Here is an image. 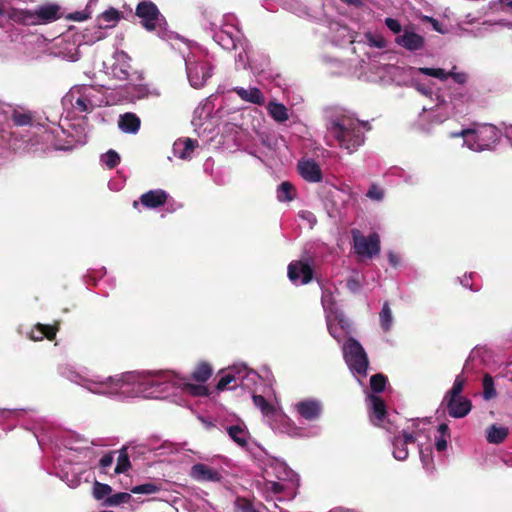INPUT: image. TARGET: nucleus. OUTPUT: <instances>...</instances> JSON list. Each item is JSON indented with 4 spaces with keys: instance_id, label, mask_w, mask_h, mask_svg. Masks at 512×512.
Masks as SVG:
<instances>
[{
    "instance_id": "obj_10",
    "label": "nucleus",
    "mask_w": 512,
    "mask_h": 512,
    "mask_svg": "<svg viewBox=\"0 0 512 512\" xmlns=\"http://www.w3.org/2000/svg\"><path fill=\"white\" fill-rule=\"evenodd\" d=\"M351 234L353 249L358 256L371 259L380 253L381 246L378 233L373 232L368 236H364L358 229H353Z\"/></svg>"
},
{
    "instance_id": "obj_12",
    "label": "nucleus",
    "mask_w": 512,
    "mask_h": 512,
    "mask_svg": "<svg viewBox=\"0 0 512 512\" xmlns=\"http://www.w3.org/2000/svg\"><path fill=\"white\" fill-rule=\"evenodd\" d=\"M189 475L198 482H219L222 479L220 466L196 463L190 468Z\"/></svg>"
},
{
    "instance_id": "obj_38",
    "label": "nucleus",
    "mask_w": 512,
    "mask_h": 512,
    "mask_svg": "<svg viewBox=\"0 0 512 512\" xmlns=\"http://www.w3.org/2000/svg\"><path fill=\"white\" fill-rule=\"evenodd\" d=\"M419 72L421 74L435 77L440 80H446L449 78V74L442 68L421 67V68H419Z\"/></svg>"
},
{
    "instance_id": "obj_8",
    "label": "nucleus",
    "mask_w": 512,
    "mask_h": 512,
    "mask_svg": "<svg viewBox=\"0 0 512 512\" xmlns=\"http://www.w3.org/2000/svg\"><path fill=\"white\" fill-rule=\"evenodd\" d=\"M135 15L140 19L142 27L149 32L166 30L167 20L151 0H141L136 6Z\"/></svg>"
},
{
    "instance_id": "obj_31",
    "label": "nucleus",
    "mask_w": 512,
    "mask_h": 512,
    "mask_svg": "<svg viewBox=\"0 0 512 512\" xmlns=\"http://www.w3.org/2000/svg\"><path fill=\"white\" fill-rule=\"evenodd\" d=\"M32 119V114L30 112L22 113L14 110L11 115V120L13 121L14 125L19 127L31 125Z\"/></svg>"
},
{
    "instance_id": "obj_16",
    "label": "nucleus",
    "mask_w": 512,
    "mask_h": 512,
    "mask_svg": "<svg viewBox=\"0 0 512 512\" xmlns=\"http://www.w3.org/2000/svg\"><path fill=\"white\" fill-rule=\"evenodd\" d=\"M196 147H198L196 139H178L173 144V153L179 159L190 160Z\"/></svg>"
},
{
    "instance_id": "obj_9",
    "label": "nucleus",
    "mask_w": 512,
    "mask_h": 512,
    "mask_svg": "<svg viewBox=\"0 0 512 512\" xmlns=\"http://www.w3.org/2000/svg\"><path fill=\"white\" fill-rule=\"evenodd\" d=\"M344 359L349 368L359 375H365L369 360L367 354L358 340L348 338L343 346Z\"/></svg>"
},
{
    "instance_id": "obj_43",
    "label": "nucleus",
    "mask_w": 512,
    "mask_h": 512,
    "mask_svg": "<svg viewBox=\"0 0 512 512\" xmlns=\"http://www.w3.org/2000/svg\"><path fill=\"white\" fill-rule=\"evenodd\" d=\"M74 106L80 112H89L93 107L91 100L83 96L76 99Z\"/></svg>"
},
{
    "instance_id": "obj_63",
    "label": "nucleus",
    "mask_w": 512,
    "mask_h": 512,
    "mask_svg": "<svg viewBox=\"0 0 512 512\" xmlns=\"http://www.w3.org/2000/svg\"><path fill=\"white\" fill-rule=\"evenodd\" d=\"M207 77V74L203 72L202 79L205 80Z\"/></svg>"
},
{
    "instance_id": "obj_17",
    "label": "nucleus",
    "mask_w": 512,
    "mask_h": 512,
    "mask_svg": "<svg viewBox=\"0 0 512 512\" xmlns=\"http://www.w3.org/2000/svg\"><path fill=\"white\" fill-rule=\"evenodd\" d=\"M396 43L409 51H417L423 48L424 38L413 32L405 30L402 35L396 38Z\"/></svg>"
},
{
    "instance_id": "obj_44",
    "label": "nucleus",
    "mask_w": 512,
    "mask_h": 512,
    "mask_svg": "<svg viewBox=\"0 0 512 512\" xmlns=\"http://www.w3.org/2000/svg\"><path fill=\"white\" fill-rule=\"evenodd\" d=\"M366 196L372 200L380 201L384 197V191L376 184H372L368 189Z\"/></svg>"
},
{
    "instance_id": "obj_22",
    "label": "nucleus",
    "mask_w": 512,
    "mask_h": 512,
    "mask_svg": "<svg viewBox=\"0 0 512 512\" xmlns=\"http://www.w3.org/2000/svg\"><path fill=\"white\" fill-rule=\"evenodd\" d=\"M485 434L490 444H500L509 435V428L503 425L492 424L486 429Z\"/></svg>"
},
{
    "instance_id": "obj_40",
    "label": "nucleus",
    "mask_w": 512,
    "mask_h": 512,
    "mask_svg": "<svg viewBox=\"0 0 512 512\" xmlns=\"http://www.w3.org/2000/svg\"><path fill=\"white\" fill-rule=\"evenodd\" d=\"M102 161L109 169H113L120 163V156L116 151L109 150L102 156Z\"/></svg>"
},
{
    "instance_id": "obj_21",
    "label": "nucleus",
    "mask_w": 512,
    "mask_h": 512,
    "mask_svg": "<svg viewBox=\"0 0 512 512\" xmlns=\"http://www.w3.org/2000/svg\"><path fill=\"white\" fill-rule=\"evenodd\" d=\"M230 438L241 447H247L250 435L243 423L232 425L227 428Z\"/></svg>"
},
{
    "instance_id": "obj_33",
    "label": "nucleus",
    "mask_w": 512,
    "mask_h": 512,
    "mask_svg": "<svg viewBox=\"0 0 512 512\" xmlns=\"http://www.w3.org/2000/svg\"><path fill=\"white\" fill-rule=\"evenodd\" d=\"M419 453L423 468L427 472L432 473L435 469L432 451L430 449L420 448Z\"/></svg>"
},
{
    "instance_id": "obj_56",
    "label": "nucleus",
    "mask_w": 512,
    "mask_h": 512,
    "mask_svg": "<svg viewBox=\"0 0 512 512\" xmlns=\"http://www.w3.org/2000/svg\"><path fill=\"white\" fill-rule=\"evenodd\" d=\"M499 3L504 6L503 10H505V8L512 9V0H499Z\"/></svg>"
},
{
    "instance_id": "obj_35",
    "label": "nucleus",
    "mask_w": 512,
    "mask_h": 512,
    "mask_svg": "<svg viewBox=\"0 0 512 512\" xmlns=\"http://www.w3.org/2000/svg\"><path fill=\"white\" fill-rule=\"evenodd\" d=\"M112 488L107 484L95 482L93 487V496L97 500H106L111 496Z\"/></svg>"
},
{
    "instance_id": "obj_18",
    "label": "nucleus",
    "mask_w": 512,
    "mask_h": 512,
    "mask_svg": "<svg viewBox=\"0 0 512 512\" xmlns=\"http://www.w3.org/2000/svg\"><path fill=\"white\" fill-rule=\"evenodd\" d=\"M233 92H235L238 97L248 103L263 105L265 103V97L262 91L257 87H250L245 89L243 87H235L233 88Z\"/></svg>"
},
{
    "instance_id": "obj_58",
    "label": "nucleus",
    "mask_w": 512,
    "mask_h": 512,
    "mask_svg": "<svg viewBox=\"0 0 512 512\" xmlns=\"http://www.w3.org/2000/svg\"><path fill=\"white\" fill-rule=\"evenodd\" d=\"M201 420L206 427H210L212 425L210 418H201Z\"/></svg>"
},
{
    "instance_id": "obj_34",
    "label": "nucleus",
    "mask_w": 512,
    "mask_h": 512,
    "mask_svg": "<svg viewBox=\"0 0 512 512\" xmlns=\"http://www.w3.org/2000/svg\"><path fill=\"white\" fill-rule=\"evenodd\" d=\"M160 490V486L155 483L148 482L131 488L133 494H155Z\"/></svg>"
},
{
    "instance_id": "obj_41",
    "label": "nucleus",
    "mask_w": 512,
    "mask_h": 512,
    "mask_svg": "<svg viewBox=\"0 0 512 512\" xmlns=\"http://www.w3.org/2000/svg\"><path fill=\"white\" fill-rule=\"evenodd\" d=\"M131 499V495L126 492H119L111 495L106 499V504L109 506H117L122 503H127Z\"/></svg>"
},
{
    "instance_id": "obj_50",
    "label": "nucleus",
    "mask_w": 512,
    "mask_h": 512,
    "mask_svg": "<svg viewBox=\"0 0 512 512\" xmlns=\"http://www.w3.org/2000/svg\"><path fill=\"white\" fill-rule=\"evenodd\" d=\"M346 286L351 292H354V293L358 292L360 289V283L356 278L348 279Z\"/></svg>"
},
{
    "instance_id": "obj_3",
    "label": "nucleus",
    "mask_w": 512,
    "mask_h": 512,
    "mask_svg": "<svg viewBox=\"0 0 512 512\" xmlns=\"http://www.w3.org/2000/svg\"><path fill=\"white\" fill-rule=\"evenodd\" d=\"M327 130L339 146L349 153L356 151L365 140L361 124L348 117L331 120Z\"/></svg>"
},
{
    "instance_id": "obj_24",
    "label": "nucleus",
    "mask_w": 512,
    "mask_h": 512,
    "mask_svg": "<svg viewBox=\"0 0 512 512\" xmlns=\"http://www.w3.org/2000/svg\"><path fill=\"white\" fill-rule=\"evenodd\" d=\"M37 332H39V336H36L34 332H31L30 339L33 341H41L44 338L52 341L55 339L58 328L57 326L47 325V324H36Z\"/></svg>"
},
{
    "instance_id": "obj_61",
    "label": "nucleus",
    "mask_w": 512,
    "mask_h": 512,
    "mask_svg": "<svg viewBox=\"0 0 512 512\" xmlns=\"http://www.w3.org/2000/svg\"><path fill=\"white\" fill-rule=\"evenodd\" d=\"M138 205H139V201L135 200V201L133 202V207H134V208H137V207H138Z\"/></svg>"
},
{
    "instance_id": "obj_32",
    "label": "nucleus",
    "mask_w": 512,
    "mask_h": 512,
    "mask_svg": "<svg viewBox=\"0 0 512 512\" xmlns=\"http://www.w3.org/2000/svg\"><path fill=\"white\" fill-rule=\"evenodd\" d=\"M387 384V377L381 373H377L370 378V388L375 393L384 391Z\"/></svg>"
},
{
    "instance_id": "obj_13",
    "label": "nucleus",
    "mask_w": 512,
    "mask_h": 512,
    "mask_svg": "<svg viewBox=\"0 0 512 512\" xmlns=\"http://www.w3.org/2000/svg\"><path fill=\"white\" fill-rule=\"evenodd\" d=\"M449 416H467L472 409V402L465 396L449 397L443 399Z\"/></svg>"
},
{
    "instance_id": "obj_20",
    "label": "nucleus",
    "mask_w": 512,
    "mask_h": 512,
    "mask_svg": "<svg viewBox=\"0 0 512 512\" xmlns=\"http://www.w3.org/2000/svg\"><path fill=\"white\" fill-rule=\"evenodd\" d=\"M118 125L123 132L135 134L140 129L141 121L136 114L127 112L119 117Z\"/></svg>"
},
{
    "instance_id": "obj_57",
    "label": "nucleus",
    "mask_w": 512,
    "mask_h": 512,
    "mask_svg": "<svg viewBox=\"0 0 512 512\" xmlns=\"http://www.w3.org/2000/svg\"><path fill=\"white\" fill-rule=\"evenodd\" d=\"M187 73L190 81H192L193 78V67L192 64H187Z\"/></svg>"
},
{
    "instance_id": "obj_48",
    "label": "nucleus",
    "mask_w": 512,
    "mask_h": 512,
    "mask_svg": "<svg viewBox=\"0 0 512 512\" xmlns=\"http://www.w3.org/2000/svg\"><path fill=\"white\" fill-rule=\"evenodd\" d=\"M369 44L373 47L377 48H385L386 47V41L382 37H373L372 35L368 36Z\"/></svg>"
},
{
    "instance_id": "obj_6",
    "label": "nucleus",
    "mask_w": 512,
    "mask_h": 512,
    "mask_svg": "<svg viewBox=\"0 0 512 512\" xmlns=\"http://www.w3.org/2000/svg\"><path fill=\"white\" fill-rule=\"evenodd\" d=\"M391 418H373V425L386 428L390 433L394 434L391 443L393 447V456L398 461H403L408 457L407 444L413 443L419 437V433L415 431H407L402 429L396 431L392 428Z\"/></svg>"
},
{
    "instance_id": "obj_15",
    "label": "nucleus",
    "mask_w": 512,
    "mask_h": 512,
    "mask_svg": "<svg viewBox=\"0 0 512 512\" xmlns=\"http://www.w3.org/2000/svg\"><path fill=\"white\" fill-rule=\"evenodd\" d=\"M168 193L162 189L149 190L140 197V203L148 209H156L166 204Z\"/></svg>"
},
{
    "instance_id": "obj_36",
    "label": "nucleus",
    "mask_w": 512,
    "mask_h": 512,
    "mask_svg": "<svg viewBox=\"0 0 512 512\" xmlns=\"http://www.w3.org/2000/svg\"><path fill=\"white\" fill-rule=\"evenodd\" d=\"M380 321L382 329L384 331H388L392 324V312L388 302L383 304L382 310L380 312Z\"/></svg>"
},
{
    "instance_id": "obj_49",
    "label": "nucleus",
    "mask_w": 512,
    "mask_h": 512,
    "mask_svg": "<svg viewBox=\"0 0 512 512\" xmlns=\"http://www.w3.org/2000/svg\"><path fill=\"white\" fill-rule=\"evenodd\" d=\"M114 458L111 454H106L101 457L99 463L101 468L106 469L112 465Z\"/></svg>"
},
{
    "instance_id": "obj_4",
    "label": "nucleus",
    "mask_w": 512,
    "mask_h": 512,
    "mask_svg": "<svg viewBox=\"0 0 512 512\" xmlns=\"http://www.w3.org/2000/svg\"><path fill=\"white\" fill-rule=\"evenodd\" d=\"M318 418H268L273 431L290 437H310L320 432Z\"/></svg>"
},
{
    "instance_id": "obj_25",
    "label": "nucleus",
    "mask_w": 512,
    "mask_h": 512,
    "mask_svg": "<svg viewBox=\"0 0 512 512\" xmlns=\"http://www.w3.org/2000/svg\"><path fill=\"white\" fill-rule=\"evenodd\" d=\"M212 373V366L206 361H201L196 365L192 373V379L204 383L212 376Z\"/></svg>"
},
{
    "instance_id": "obj_14",
    "label": "nucleus",
    "mask_w": 512,
    "mask_h": 512,
    "mask_svg": "<svg viewBox=\"0 0 512 512\" xmlns=\"http://www.w3.org/2000/svg\"><path fill=\"white\" fill-rule=\"evenodd\" d=\"M298 171L304 180L312 183L320 182L323 177L320 166L314 160L300 161Z\"/></svg>"
},
{
    "instance_id": "obj_42",
    "label": "nucleus",
    "mask_w": 512,
    "mask_h": 512,
    "mask_svg": "<svg viewBox=\"0 0 512 512\" xmlns=\"http://www.w3.org/2000/svg\"><path fill=\"white\" fill-rule=\"evenodd\" d=\"M130 467V461L127 453L125 451H121L118 456L117 464L115 467V473L120 474L126 472Z\"/></svg>"
},
{
    "instance_id": "obj_55",
    "label": "nucleus",
    "mask_w": 512,
    "mask_h": 512,
    "mask_svg": "<svg viewBox=\"0 0 512 512\" xmlns=\"http://www.w3.org/2000/svg\"><path fill=\"white\" fill-rule=\"evenodd\" d=\"M340 1L347 5H351V6H355V7H360L362 5V0H340Z\"/></svg>"
},
{
    "instance_id": "obj_62",
    "label": "nucleus",
    "mask_w": 512,
    "mask_h": 512,
    "mask_svg": "<svg viewBox=\"0 0 512 512\" xmlns=\"http://www.w3.org/2000/svg\"><path fill=\"white\" fill-rule=\"evenodd\" d=\"M32 332H34L36 336H39V332H37V328L36 327H35L34 330H32Z\"/></svg>"
},
{
    "instance_id": "obj_46",
    "label": "nucleus",
    "mask_w": 512,
    "mask_h": 512,
    "mask_svg": "<svg viewBox=\"0 0 512 512\" xmlns=\"http://www.w3.org/2000/svg\"><path fill=\"white\" fill-rule=\"evenodd\" d=\"M482 133H483V131H481V130L475 131L473 129H463L460 132L452 133L451 137H463V138H465V137H467L469 135H474L476 140H480Z\"/></svg>"
},
{
    "instance_id": "obj_2",
    "label": "nucleus",
    "mask_w": 512,
    "mask_h": 512,
    "mask_svg": "<svg viewBox=\"0 0 512 512\" xmlns=\"http://www.w3.org/2000/svg\"><path fill=\"white\" fill-rule=\"evenodd\" d=\"M262 477L263 481L259 485L266 498L278 496V500H291L296 497L300 480L285 462L269 459L263 467Z\"/></svg>"
},
{
    "instance_id": "obj_64",
    "label": "nucleus",
    "mask_w": 512,
    "mask_h": 512,
    "mask_svg": "<svg viewBox=\"0 0 512 512\" xmlns=\"http://www.w3.org/2000/svg\"><path fill=\"white\" fill-rule=\"evenodd\" d=\"M463 285L468 287L469 286L468 281H465V283H463Z\"/></svg>"
},
{
    "instance_id": "obj_37",
    "label": "nucleus",
    "mask_w": 512,
    "mask_h": 512,
    "mask_svg": "<svg viewBox=\"0 0 512 512\" xmlns=\"http://www.w3.org/2000/svg\"><path fill=\"white\" fill-rule=\"evenodd\" d=\"M231 383H234V385L231 386L230 388H235L236 386H238V378L232 373H227L219 379L216 385V389L218 391H224L225 389L229 388V385Z\"/></svg>"
},
{
    "instance_id": "obj_39",
    "label": "nucleus",
    "mask_w": 512,
    "mask_h": 512,
    "mask_svg": "<svg viewBox=\"0 0 512 512\" xmlns=\"http://www.w3.org/2000/svg\"><path fill=\"white\" fill-rule=\"evenodd\" d=\"M120 19V14L116 9H109L103 12L100 16L99 21L106 22L105 27H111Z\"/></svg>"
},
{
    "instance_id": "obj_47",
    "label": "nucleus",
    "mask_w": 512,
    "mask_h": 512,
    "mask_svg": "<svg viewBox=\"0 0 512 512\" xmlns=\"http://www.w3.org/2000/svg\"><path fill=\"white\" fill-rule=\"evenodd\" d=\"M385 25L394 33H400L402 30L400 22L393 18H386Z\"/></svg>"
},
{
    "instance_id": "obj_29",
    "label": "nucleus",
    "mask_w": 512,
    "mask_h": 512,
    "mask_svg": "<svg viewBox=\"0 0 512 512\" xmlns=\"http://www.w3.org/2000/svg\"><path fill=\"white\" fill-rule=\"evenodd\" d=\"M483 386V398L485 400L494 399L497 396V391L495 389L494 379L490 374H485L482 379Z\"/></svg>"
},
{
    "instance_id": "obj_11",
    "label": "nucleus",
    "mask_w": 512,
    "mask_h": 512,
    "mask_svg": "<svg viewBox=\"0 0 512 512\" xmlns=\"http://www.w3.org/2000/svg\"><path fill=\"white\" fill-rule=\"evenodd\" d=\"M287 275L293 284L305 285L312 281L314 271L307 261L294 260L288 265Z\"/></svg>"
},
{
    "instance_id": "obj_23",
    "label": "nucleus",
    "mask_w": 512,
    "mask_h": 512,
    "mask_svg": "<svg viewBox=\"0 0 512 512\" xmlns=\"http://www.w3.org/2000/svg\"><path fill=\"white\" fill-rule=\"evenodd\" d=\"M266 108L269 115L278 123H283L289 119L288 109L282 103L271 101Z\"/></svg>"
},
{
    "instance_id": "obj_28",
    "label": "nucleus",
    "mask_w": 512,
    "mask_h": 512,
    "mask_svg": "<svg viewBox=\"0 0 512 512\" xmlns=\"http://www.w3.org/2000/svg\"><path fill=\"white\" fill-rule=\"evenodd\" d=\"M368 407L373 414V416H386V405L384 400L375 395H370L367 399Z\"/></svg>"
},
{
    "instance_id": "obj_26",
    "label": "nucleus",
    "mask_w": 512,
    "mask_h": 512,
    "mask_svg": "<svg viewBox=\"0 0 512 512\" xmlns=\"http://www.w3.org/2000/svg\"><path fill=\"white\" fill-rule=\"evenodd\" d=\"M296 197L295 187L288 181L282 182L277 189V199L281 202L292 201Z\"/></svg>"
},
{
    "instance_id": "obj_60",
    "label": "nucleus",
    "mask_w": 512,
    "mask_h": 512,
    "mask_svg": "<svg viewBox=\"0 0 512 512\" xmlns=\"http://www.w3.org/2000/svg\"><path fill=\"white\" fill-rule=\"evenodd\" d=\"M504 463H505L507 466L512 467V461L504 460Z\"/></svg>"
},
{
    "instance_id": "obj_54",
    "label": "nucleus",
    "mask_w": 512,
    "mask_h": 512,
    "mask_svg": "<svg viewBox=\"0 0 512 512\" xmlns=\"http://www.w3.org/2000/svg\"><path fill=\"white\" fill-rule=\"evenodd\" d=\"M86 18H87V14H85L84 12H75L74 14L71 15V19L76 20V21H82V20H85Z\"/></svg>"
},
{
    "instance_id": "obj_51",
    "label": "nucleus",
    "mask_w": 512,
    "mask_h": 512,
    "mask_svg": "<svg viewBox=\"0 0 512 512\" xmlns=\"http://www.w3.org/2000/svg\"><path fill=\"white\" fill-rule=\"evenodd\" d=\"M449 77H452L456 83L463 84L466 82V74L465 73H453L449 72Z\"/></svg>"
},
{
    "instance_id": "obj_1",
    "label": "nucleus",
    "mask_w": 512,
    "mask_h": 512,
    "mask_svg": "<svg viewBox=\"0 0 512 512\" xmlns=\"http://www.w3.org/2000/svg\"><path fill=\"white\" fill-rule=\"evenodd\" d=\"M175 385H179L183 392L192 396L201 397L209 394L205 385L189 383L185 378L176 380L175 374L171 371H159L148 376L128 372L120 377H109L107 381L100 383L97 392L126 397L165 399L167 396L163 393Z\"/></svg>"
},
{
    "instance_id": "obj_27",
    "label": "nucleus",
    "mask_w": 512,
    "mask_h": 512,
    "mask_svg": "<svg viewBox=\"0 0 512 512\" xmlns=\"http://www.w3.org/2000/svg\"><path fill=\"white\" fill-rule=\"evenodd\" d=\"M253 404L259 409L264 416L274 415L276 409L264 396L254 394L252 396Z\"/></svg>"
},
{
    "instance_id": "obj_53",
    "label": "nucleus",
    "mask_w": 512,
    "mask_h": 512,
    "mask_svg": "<svg viewBox=\"0 0 512 512\" xmlns=\"http://www.w3.org/2000/svg\"><path fill=\"white\" fill-rule=\"evenodd\" d=\"M388 260H389L390 264H391L392 266H394V267H395V266H397V265H398V263H399V258H398V256H397L395 253H393V252H390V253L388 254Z\"/></svg>"
},
{
    "instance_id": "obj_7",
    "label": "nucleus",
    "mask_w": 512,
    "mask_h": 512,
    "mask_svg": "<svg viewBox=\"0 0 512 512\" xmlns=\"http://www.w3.org/2000/svg\"><path fill=\"white\" fill-rule=\"evenodd\" d=\"M410 422L411 425L409 427L415 428V431L419 433V437L425 433H427L428 438L433 437L434 446L438 452H443L447 449L451 435L446 423L433 425L428 421V418H412Z\"/></svg>"
},
{
    "instance_id": "obj_59",
    "label": "nucleus",
    "mask_w": 512,
    "mask_h": 512,
    "mask_svg": "<svg viewBox=\"0 0 512 512\" xmlns=\"http://www.w3.org/2000/svg\"><path fill=\"white\" fill-rule=\"evenodd\" d=\"M489 131L490 133L492 134V138H495L496 137V132H495V129L493 126H489Z\"/></svg>"
},
{
    "instance_id": "obj_45",
    "label": "nucleus",
    "mask_w": 512,
    "mask_h": 512,
    "mask_svg": "<svg viewBox=\"0 0 512 512\" xmlns=\"http://www.w3.org/2000/svg\"><path fill=\"white\" fill-rule=\"evenodd\" d=\"M236 508L238 512H259L249 501L244 499H239L236 501Z\"/></svg>"
},
{
    "instance_id": "obj_52",
    "label": "nucleus",
    "mask_w": 512,
    "mask_h": 512,
    "mask_svg": "<svg viewBox=\"0 0 512 512\" xmlns=\"http://www.w3.org/2000/svg\"><path fill=\"white\" fill-rule=\"evenodd\" d=\"M10 12H11V10L9 12H7L6 9L4 8V5L0 3V27H2L4 24L3 18L6 16L9 18Z\"/></svg>"
},
{
    "instance_id": "obj_5",
    "label": "nucleus",
    "mask_w": 512,
    "mask_h": 512,
    "mask_svg": "<svg viewBox=\"0 0 512 512\" xmlns=\"http://www.w3.org/2000/svg\"><path fill=\"white\" fill-rule=\"evenodd\" d=\"M60 16V7L56 4L44 5L34 11L11 9L9 13V19L28 26L51 23Z\"/></svg>"
},
{
    "instance_id": "obj_19",
    "label": "nucleus",
    "mask_w": 512,
    "mask_h": 512,
    "mask_svg": "<svg viewBox=\"0 0 512 512\" xmlns=\"http://www.w3.org/2000/svg\"><path fill=\"white\" fill-rule=\"evenodd\" d=\"M296 411L299 416H319L323 412V405L319 400L305 399L296 404Z\"/></svg>"
},
{
    "instance_id": "obj_30",
    "label": "nucleus",
    "mask_w": 512,
    "mask_h": 512,
    "mask_svg": "<svg viewBox=\"0 0 512 512\" xmlns=\"http://www.w3.org/2000/svg\"><path fill=\"white\" fill-rule=\"evenodd\" d=\"M466 384V379L462 375L456 376L454 383L449 391L445 394L444 398L463 396L462 392Z\"/></svg>"
}]
</instances>
